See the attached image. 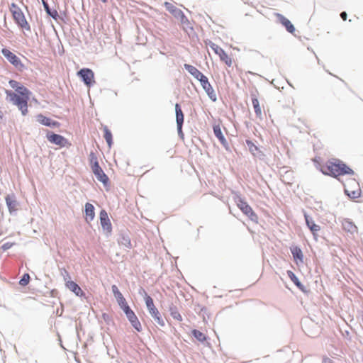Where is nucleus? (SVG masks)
Segmentation results:
<instances>
[{"mask_svg": "<svg viewBox=\"0 0 363 363\" xmlns=\"http://www.w3.org/2000/svg\"><path fill=\"white\" fill-rule=\"evenodd\" d=\"M219 57L220 61L224 62L228 67H231L233 65V60L226 53V52H223Z\"/></svg>", "mask_w": 363, "mask_h": 363, "instance_id": "c756f323", "label": "nucleus"}, {"mask_svg": "<svg viewBox=\"0 0 363 363\" xmlns=\"http://www.w3.org/2000/svg\"><path fill=\"white\" fill-rule=\"evenodd\" d=\"M5 93L9 101L18 107L23 116L28 114V102L30 99V91L17 94L14 91L6 90Z\"/></svg>", "mask_w": 363, "mask_h": 363, "instance_id": "f03ea898", "label": "nucleus"}, {"mask_svg": "<svg viewBox=\"0 0 363 363\" xmlns=\"http://www.w3.org/2000/svg\"><path fill=\"white\" fill-rule=\"evenodd\" d=\"M175 111L178 133L179 135H183L182 125L184 123V113L179 104H176L175 105Z\"/></svg>", "mask_w": 363, "mask_h": 363, "instance_id": "ddd939ff", "label": "nucleus"}, {"mask_svg": "<svg viewBox=\"0 0 363 363\" xmlns=\"http://www.w3.org/2000/svg\"><path fill=\"white\" fill-rule=\"evenodd\" d=\"M111 289H112V291L114 294V296L121 294V291L118 290V287L116 285H113Z\"/></svg>", "mask_w": 363, "mask_h": 363, "instance_id": "4c0bfd02", "label": "nucleus"}, {"mask_svg": "<svg viewBox=\"0 0 363 363\" xmlns=\"http://www.w3.org/2000/svg\"><path fill=\"white\" fill-rule=\"evenodd\" d=\"M9 84L10 86L15 90L14 92L17 94L30 91L28 88L16 80L11 79L9 80Z\"/></svg>", "mask_w": 363, "mask_h": 363, "instance_id": "6ab92c4d", "label": "nucleus"}, {"mask_svg": "<svg viewBox=\"0 0 363 363\" xmlns=\"http://www.w3.org/2000/svg\"><path fill=\"white\" fill-rule=\"evenodd\" d=\"M287 274H288L289 277L290 278V279L293 281V283L299 289H301L302 291H304V286H303V285L299 281L298 279L295 275V274L293 272L289 270V271H287Z\"/></svg>", "mask_w": 363, "mask_h": 363, "instance_id": "a878e982", "label": "nucleus"}, {"mask_svg": "<svg viewBox=\"0 0 363 363\" xmlns=\"http://www.w3.org/2000/svg\"><path fill=\"white\" fill-rule=\"evenodd\" d=\"M345 194L351 199H357L361 196L359 183L354 179H350L344 184Z\"/></svg>", "mask_w": 363, "mask_h": 363, "instance_id": "423d86ee", "label": "nucleus"}, {"mask_svg": "<svg viewBox=\"0 0 363 363\" xmlns=\"http://www.w3.org/2000/svg\"><path fill=\"white\" fill-rule=\"evenodd\" d=\"M104 3L107 2V0H101Z\"/></svg>", "mask_w": 363, "mask_h": 363, "instance_id": "79ce46f5", "label": "nucleus"}, {"mask_svg": "<svg viewBox=\"0 0 363 363\" xmlns=\"http://www.w3.org/2000/svg\"><path fill=\"white\" fill-rule=\"evenodd\" d=\"M100 223L104 231L110 233L112 231V225L108 218V213L105 210L100 211Z\"/></svg>", "mask_w": 363, "mask_h": 363, "instance_id": "f8f14e48", "label": "nucleus"}, {"mask_svg": "<svg viewBox=\"0 0 363 363\" xmlns=\"http://www.w3.org/2000/svg\"><path fill=\"white\" fill-rule=\"evenodd\" d=\"M213 133L223 145L225 146L228 145L227 140L223 135L220 126L219 125H216L213 126Z\"/></svg>", "mask_w": 363, "mask_h": 363, "instance_id": "4be33fe9", "label": "nucleus"}, {"mask_svg": "<svg viewBox=\"0 0 363 363\" xmlns=\"http://www.w3.org/2000/svg\"><path fill=\"white\" fill-rule=\"evenodd\" d=\"M77 75L82 78L84 83L87 86H91L95 83L94 72L89 68L81 69L78 72Z\"/></svg>", "mask_w": 363, "mask_h": 363, "instance_id": "6e6552de", "label": "nucleus"}, {"mask_svg": "<svg viewBox=\"0 0 363 363\" xmlns=\"http://www.w3.org/2000/svg\"><path fill=\"white\" fill-rule=\"evenodd\" d=\"M210 48L214 51V52L218 55L219 57L221 56V55L225 52V51L220 48L219 45H216V43H213L211 42L209 43Z\"/></svg>", "mask_w": 363, "mask_h": 363, "instance_id": "473e14b6", "label": "nucleus"}, {"mask_svg": "<svg viewBox=\"0 0 363 363\" xmlns=\"http://www.w3.org/2000/svg\"><path fill=\"white\" fill-rule=\"evenodd\" d=\"M89 160L91 170L96 176V179L104 186H107L109 183V179L108 176L104 173L101 167L99 166L97 157L94 153L90 154Z\"/></svg>", "mask_w": 363, "mask_h": 363, "instance_id": "20e7f679", "label": "nucleus"}, {"mask_svg": "<svg viewBox=\"0 0 363 363\" xmlns=\"http://www.w3.org/2000/svg\"><path fill=\"white\" fill-rule=\"evenodd\" d=\"M340 16L343 21H346L347 15L346 12L343 11L340 13Z\"/></svg>", "mask_w": 363, "mask_h": 363, "instance_id": "ea45409f", "label": "nucleus"}, {"mask_svg": "<svg viewBox=\"0 0 363 363\" xmlns=\"http://www.w3.org/2000/svg\"><path fill=\"white\" fill-rule=\"evenodd\" d=\"M306 223L307 226L310 228L313 234L315 235V233L320 230V228L319 225H316L313 220H312L308 215H305Z\"/></svg>", "mask_w": 363, "mask_h": 363, "instance_id": "393cba45", "label": "nucleus"}, {"mask_svg": "<svg viewBox=\"0 0 363 363\" xmlns=\"http://www.w3.org/2000/svg\"><path fill=\"white\" fill-rule=\"evenodd\" d=\"M191 333H192V335L194 336V337L196 340H198L199 342H203L206 340V337L202 332L194 329L192 330Z\"/></svg>", "mask_w": 363, "mask_h": 363, "instance_id": "2f4dec72", "label": "nucleus"}, {"mask_svg": "<svg viewBox=\"0 0 363 363\" xmlns=\"http://www.w3.org/2000/svg\"><path fill=\"white\" fill-rule=\"evenodd\" d=\"M43 4L44 8H45V9L46 10L47 13H48L49 15L52 16V17H55V16L57 14V11H55L54 14H53V13H52L50 12V10L49 6H48V4H47V2H45L44 0H43Z\"/></svg>", "mask_w": 363, "mask_h": 363, "instance_id": "e433bc0d", "label": "nucleus"}, {"mask_svg": "<svg viewBox=\"0 0 363 363\" xmlns=\"http://www.w3.org/2000/svg\"><path fill=\"white\" fill-rule=\"evenodd\" d=\"M123 312L125 313L126 317L130 322L132 326L137 331L140 332L142 330V326L135 313L130 309V307H126Z\"/></svg>", "mask_w": 363, "mask_h": 363, "instance_id": "9d476101", "label": "nucleus"}, {"mask_svg": "<svg viewBox=\"0 0 363 363\" xmlns=\"http://www.w3.org/2000/svg\"><path fill=\"white\" fill-rule=\"evenodd\" d=\"M247 144L250 146V147L251 148L252 147H253L255 150L257 149V146H255L251 141L250 140H247Z\"/></svg>", "mask_w": 363, "mask_h": 363, "instance_id": "a19ab883", "label": "nucleus"}, {"mask_svg": "<svg viewBox=\"0 0 363 363\" xmlns=\"http://www.w3.org/2000/svg\"><path fill=\"white\" fill-rule=\"evenodd\" d=\"M145 301L150 314L153 317L156 323L160 326H164V321L160 316V313L155 307L152 298L144 291Z\"/></svg>", "mask_w": 363, "mask_h": 363, "instance_id": "39448f33", "label": "nucleus"}, {"mask_svg": "<svg viewBox=\"0 0 363 363\" xmlns=\"http://www.w3.org/2000/svg\"><path fill=\"white\" fill-rule=\"evenodd\" d=\"M65 285L67 288H68L71 291H72L76 296L80 297L85 296L84 292L82 290L80 286L76 282L71 280H67L65 282Z\"/></svg>", "mask_w": 363, "mask_h": 363, "instance_id": "4468645a", "label": "nucleus"}, {"mask_svg": "<svg viewBox=\"0 0 363 363\" xmlns=\"http://www.w3.org/2000/svg\"><path fill=\"white\" fill-rule=\"evenodd\" d=\"M176 12H177V11H174L173 13H174V15H177V13H176Z\"/></svg>", "mask_w": 363, "mask_h": 363, "instance_id": "37998d69", "label": "nucleus"}, {"mask_svg": "<svg viewBox=\"0 0 363 363\" xmlns=\"http://www.w3.org/2000/svg\"><path fill=\"white\" fill-rule=\"evenodd\" d=\"M3 55L12 64L14 67L18 69L23 68V65L21 60L12 52L6 48H3L1 50Z\"/></svg>", "mask_w": 363, "mask_h": 363, "instance_id": "1a4fd4ad", "label": "nucleus"}, {"mask_svg": "<svg viewBox=\"0 0 363 363\" xmlns=\"http://www.w3.org/2000/svg\"><path fill=\"white\" fill-rule=\"evenodd\" d=\"M201 82V84L203 89L206 91V94L211 99H213L215 96L214 90L208 82V78L204 75L202 79L199 80Z\"/></svg>", "mask_w": 363, "mask_h": 363, "instance_id": "dca6fc26", "label": "nucleus"}, {"mask_svg": "<svg viewBox=\"0 0 363 363\" xmlns=\"http://www.w3.org/2000/svg\"><path fill=\"white\" fill-rule=\"evenodd\" d=\"M184 68L198 80L202 79L204 76L196 67L191 65L184 64Z\"/></svg>", "mask_w": 363, "mask_h": 363, "instance_id": "aec40b11", "label": "nucleus"}, {"mask_svg": "<svg viewBox=\"0 0 363 363\" xmlns=\"http://www.w3.org/2000/svg\"><path fill=\"white\" fill-rule=\"evenodd\" d=\"M47 139L51 143L59 145L60 147H65L68 144L67 140L65 138L50 132L47 134Z\"/></svg>", "mask_w": 363, "mask_h": 363, "instance_id": "9b49d317", "label": "nucleus"}, {"mask_svg": "<svg viewBox=\"0 0 363 363\" xmlns=\"http://www.w3.org/2000/svg\"><path fill=\"white\" fill-rule=\"evenodd\" d=\"M252 105H253V108L255 109V112L256 113V116L259 118H262V108L259 106V102L258 101V99L257 98H252Z\"/></svg>", "mask_w": 363, "mask_h": 363, "instance_id": "bb28decb", "label": "nucleus"}, {"mask_svg": "<svg viewBox=\"0 0 363 363\" xmlns=\"http://www.w3.org/2000/svg\"><path fill=\"white\" fill-rule=\"evenodd\" d=\"M85 216L84 219L86 223H89L92 221L95 217L94 207L90 203H86L85 204V210H84Z\"/></svg>", "mask_w": 363, "mask_h": 363, "instance_id": "f3484780", "label": "nucleus"}, {"mask_svg": "<svg viewBox=\"0 0 363 363\" xmlns=\"http://www.w3.org/2000/svg\"><path fill=\"white\" fill-rule=\"evenodd\" d=\"M118 244L125 248L130 249L132 247L131 240L130 237L126 234H121L118 239Z\"/></svg>", "mask_w": 363, "mask_h": 363, "instance_id": "b1692460", "label": "nucleus"}, {"mask_svg": "<svg viewBox=\"0 0 363 363\" xmlns=\"http://www.w3.org/2000/svg\"><path fill=\"white\" fill-rule=\"evenodd\" d=\"M167 9L172 12V13H174V11H178V13L179 14H181V21L182 23H185L186 22H188V19L186 18V16L183 14V13L180 11V10H177V9H172V10H170L169 9V7H167Z\"/></svg>", "mask_w": 363, "mask_h": 363, "instance_id": "c9c22d12", "label": "nucleus"}, {"mask_svg": "<svg viewBox=\"0 0 363 363\" xmlns=\"http://www.w3.org/2000/svg\"><path fill=\"white\" fill-rule=\"evenodd\" d=\"M320 171L325 175L337 178L345 174H353L354 171L339 160L328 161L321 166Z\"/></svg>", "mask_w": 363, "mask_h": 363, "instance_id": "f257e3e1", "label": "nucleus"}, {"mask_svg": "<svg viewBox=\"0 0 363 363\" xmlns=\"http://www.w3.org/2000/svg\"><path fill=\"white\" fill-rule=\"evenodd\" d=\"M322 363H333V362L329 357H325L323 359Z\"/></svg>", "mask_w": 363, "mask_h": 363, "instance_id": "58836bf2", "label": "nucleus"}, {"mask_svg": "<svg viewBox=\"0 0 363 363\" xmlns=\"http://www.w3.org/2000/svg\"><path fill=\"white\" fill-rule=\"evenodd\" d=\"M37 121L40 123L49 127H57L59 126L57 121H52L50 118L43 116V114H38L37 116Z\"/></svg>", "mask_w": 363, "mask_h": 363, "instance_id": "a211bd4d", "label": "nucleus"}, {"mask_svg": "<svg viewBox=\"0 0 363 363\" xmlns=\"http://www.w3.org/2000/svg\"><path fill=\"white\" fill-rule=\"evenodd\" d=\"M235 201L238 207L242 212L246 215L251 220L257 221L258 219L257 215L255 213L250 206L240 196H236Z\"/></svg>", "mask_w": 363, "mask_h": 363, "instance_id": "0eeeda50", "label": "nucleus"}, {"mask_svg": "<svg viewBox=\"0 0 363 363\" xmlns=\"http://www.w3.org/2000/svg\"><path fill=\"white\" fill-rule=\"evenodd\" d=\"M171 313L172 317L174 319H175V320H178L179 322L182 321V320H183L182 319V316L180 314V313L177 310L176 308H171V313Z\"/></svg>", "mask_w": 363, "mask_h": 363, "instance_id": "72a5a7b5", "label": "nucleus"}, {"mask_svg": "<svg viewBox=\"0 0 363 363\" xmlns=\"http://www.w3.org/2000/svg\"><path fill=\"white\" fill-rule=\"evenodd\" d=\"M6 203L8 206L10 213L16 211L17 210L18 203L13 195H8L6 197Z\"/></svg>", "mask_w": 363, "mask_h": 363, "instance_id": "412c9836", "label": "nucleus"}, {"mask_svg": "<svg viewBox=\"0 0 363 363\" xmlns=\"http://www.w3.org/2000/svg\"><path fill=\"white\" fill-rule=\"evenodd\" d=\"M30 279V275L27 273L24 274L23 277L19 281V284L21 286H26L28 284Z\"/></svg>", "mask_w": 363, "mask_h": 363, "instance_id": "f704fd0d", "label": "nucleus"}, {"mask_svg": "<svg viewBox=\"0 0 363 363\" xmlns=\"http://www.w3.org/2000/svg\"><path fill=\"white\" fill-rule=\"evenodd\" d=\"M342 228L348 232H353L356 229L355 225L348 219H345L342 223Z\"/></svg>", "mask_w": 363, "mask_h": 363, "instance_id": "cd10ccee", "label": "nucleus"}, {"mask_svg": "<svg viewBox=\"0 0 363 363\" xmlns=\"http://www.w3.org/2000/svg\"><path fill=\"white\" fill-rule=\"evenodd\" d=\"M291 252L292 253L294 261L296 264L299 262H303V252L298 247H294L291 248Z\"/></svg>", "mask_w": 363, "mask_h": 363, "instance_id": "5701e85b", "label": "nucleus"}, {"mask_svg": "<svg viewBox=\"0 0 363 363\" xmlns=\"http://www.w3.org/2000/svg\"><path fill=\"white\" fill-rule=\"evenodd\" d=\"M276 16L277 17L279 23L285 27L289 33H294L295 32V28L294 25L288 18L280 13H277Z\"/></svg>", "mask_w": 363, "mask_h": 363, "instance_id": "2eb2a0df", "label": "nucleus"}, {"mask_svg": "<svg viewBox=\"0 0 363 363\" xmlns=\"http://www.w3.org/2000/svg\"><path fill=\"white\" fill-rule=\"evenodd\" d=\"M9 10L15 23L22 29L26 31L30 30V26L27 21L21 9L15 3H11Z\"/></svg>", "mask_w": 363, "mask_h": 363, "instance_id": "7ed1b4c3", "label": "nucleus"}, {"mask_svg": "<svg viewBox=\"0 0 363 363\" xmlns=\"http://www.w3.org/2000/svg\"><path fill=\"white\" fill-rule=\"evenodd\" d=\"M104 137L108 143V146L111 147L112 145V133L107 126H104Z\"/></svg>", "mask_w": 363, "mask_h": 363, "instance_id": "7c9ffc66", "label": "nucleus"}, {"mask_svg": "<svg viewBox=\"0 0 363 363\" xmlns=\"http://www.w3.org/2000/svg\"><path fill=\"white\" fill-rule=\"evenodd\" d=\"M115 298H116L118 305L123 311L125 310L126 307H129L125 301V298L123 297L121 293L115 296Z\"/></svg>", "mask_w": 363, "mask_h": 363, "instance_id": "c85d7f7f", "label": "nucleus"}]
</instances>
